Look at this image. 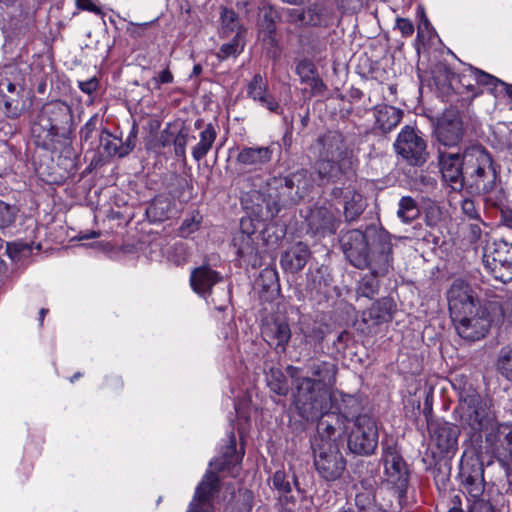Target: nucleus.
<instances>
[{"mask_svg":"<svg viewBox=\"0 0 512 512\" xmlns=\"http://www.w3.org/2000/svg\"><path fill=\"white\" fill-rule=\"evenodd\" d=\"M340 245L347 260L358 269L387 274L393 267L391 235L382 227L349 230L341 236Z\"/></svg>","mask_w":512,"mask_h":512,"instance_id":"obj_1","label":"nucleus"},{"mask_svg":"<svg viewBox=\"0 0 512 512\" xmlns=\"http://www.w3.org/2000/svg\"><path fill=\"white\" fill-rule=\"evenodd\" d=\"M73 114L71 107L63 101L46 103L38 113L31 127V134L37 146L51 149L58 137L67 138L72 131Z\"/></svg>","mask_w":512,"mask_h":512,"instance_id":"obj_2","label":"nucleus"},{"mask_svg":"<svg viewBox=\"0 0 512 512\" xmlns=\"http://www.w3.org/2000/svg\"><path fill=\"white\" fill-rule=\"evenodd\" d=\"M465 187L472 193L488 195L497 186L498 172L491 153L481 144L463 150Z\"/></svg>","mask_w":512,"mask_h":512,"instance_id":"obj_3","label":"nucleus"},{"mask_svg":"<svg viewBox=\"0 0 512 512\" xmlns=\"http://www.w3.org/2000/svg\"><path fill=\"white\" fill-rule=\"evenodd\" d=\"M301 369L292 365L286 367L287 375L292 379L295 391L293 403L299 415L307 421H316L332 407L329 390L316 387L308 376L300 375Z\"/></svg>","mask_w":512,"mask_h":512,"instance_id":"obj_4","label":"nucleus"},{"mask_svg":"<svg viewBox=\"0 0 512 512\" xmlns=\"http://www.w3.org/2000/svg\"><path fill=\"white\" fill-rule=\"evenodd\" d=\"M457 412L462 428L471 435L481 437L482 432L486 434L497 422L490 403L471 387L459 393Z\"/></svg>","mask_w":512,"mask_h":512,"instance_id":"obj_5","label":"nucleus"},{"mask_svg":"<svg viewBox=\"0 0 512 512\" xmlns=\"http://www.w3.org/2000/svg\"><path fill=\"white\" fill-rule=\"evenodd\" d=\"M382 450V459L385 466V472L388 477V482L393 486L386 490L379 491V495H382L383 500L387 498L391 501V498H396V501H398V507L402 508L409 478L407 465L400 453L397 443L394 440L391 439L383 441Z\"/></svg>","mask_w":512,"mask_h":512,"instance_id":"obj_6","label":"nucleus"},{"mask_svg":"<svg viewBox=\"0 0 512 512\" xmlns=\"http://www.w3.org/2000/svg\"><path fill=\"white\" fill-rule=\"evenodd\" d=\"M312 448L314 466L319 476L326 481L339 479L346 469V460L340 452L338 442L314 440Z\"/></svg>","mask_w":512,"mask_h":512,"instance_id":"obj_7","label":"nucleus"},{"mask_svg":"<svg viewBox=\"0 0 512 512\" xmlns=\"http://www.w3.org/2000/svg\"><path fill=\"white\" fill-rule=\"evenodd\" d=\"M483 264L487 271L503 283L512 280V243L495 240L483 251Z\"/></svg>","mask_w":512,"mask_h":512,"instance_id":"obj_8","label":"nucleus"},{"mask_svg":"<svg viewBox=\"0 0 512 512\" xmlns=\"http://www.w3.org/2000/svg\"><path fill=\"white\" fill-rule=\"evenodd\" d=\"M305 220L307 232L318 237L336 233L342 222L339 209L328 200L315 203Z\"/></svg>","mask_w":512,"mask_h":512,"instance_id":"obj_9","label":"nucleus"},{"mask_svg":"<svg viewBox=\"0 0 512 512\" xmlns=\"http://www.w3.org/2000/svg\"><path fill=\"white\" fill-rule=\"evenodd\" d=\"M376 421L367 414L356 417L354 428L348 437L349 450L358 455H371L378 445Z\"/></svg>","mask_w":512,"mask_h":512,"instance_id":"obj_10","label":"nucleus"},{"mask_svg":"<svg viewBox=\"0 0 512 512\" xmlns=\"http://www.w3.org/2000/svg\"><path fill=\"white\" fill-rule=\"evenodd\" d=\"M458 477L463 489L470 497H481L485 490L484 465L477 454L472 451L464 452Z\"/></svg>","mask_w":512,"mask_h":512,"instance_id":"obj_11","label":"nucleus"},{"mask_svg":"<svg viewBox=\"0 0 512 512\" xmlns=\"http://www.w3.org/2000/svg\"><path fill=\"white\" fill-rule=\"evenodd\" d=\"M448 307L451 319L464 318L465 314L475 313L483 307L472 287L462 279H455L447 291Z\"/></svg>","mask_w":512,"mask_h":512,"instance_id":"obj_12","label":"nucleus"},{"mask_svg":"<svg viewBox=\"0 0 512 512\" xmlns=\"http://www.w3.org/2000/svg\"><path fill=\"white\" fill-rule=\"evenodd\" d=\"M220 282H222V276L208 265L197 267L191 272L190 285L193 291L205 298L207 302H211L216 309L224 310L230 298L228 289L223 288L221 303H218L212 296L213 286Z\"/></svg>","mask_w":512,"mask_h":512,"instance_id":"obj_13","label":"nucleus"},{"mask_svg":"<svg viewBox=\"0 0 512 512\" xmlns=\"http://www.w3.org/2000/svg\"><path fill=\"white\" fill-rule=\"evenodd\" d=\"M458 335L468 341L482 339L493 321L489 305L475 309V313L465 314L462 320L452 319Z\"/></svg>","mask_w":512,"mask_h":512,"instance_id":"obj_14","label":"nucleus"},{"mask_svg":"<svg viewBox=\"0 0 512 512\" xmlns=\"http://www.w3.org/2000/svg\"><path fill=\"white\" fill-rule=\"evenodd\" d=\"M396 152L410 165L420 166L428 157L425 140L410 126H405L394 144Z\"/></svg>","mask_w":512,"mask_h":512,"instance_id":"obj_15","label":"nucleus"},{"mask_svg":"<svg viewBox=\"0 0 512 512\" xmlns=\"http://www.w3.org/2000/svg\"><path fill=\"white\" fill-rule=\"evenodd\" d=\"M330 196L333 200H343V215L347 222L357 220L367 207L366 199L359 192L354 179L334 185Z\"/></svg>","mask_w":512,"mask_h":512,"instance_id":"obj_16","label":"nucleus"},{"mask_svg":"<svg viewBox=\"0 0 512 512\" xmlns=\"http://www.w3.org/2000/svg\"><path fill=\"white\" fill-rule=\"evenodd\" d=\"M464 123L462 113L455 109H446L435 127V136L438 143L451 148L457 146L464 136Z\"/></svg>","mask_w":512,"mask_h":512,"instance_id":"obj_17","label":"nucleus"},{"mask_svg":"<svg viewBox=\"0 0 512 512\" xmlns=\"http://www.w3.org/2000/svg\"><path fill=\"white\" fill-rule=\"evenodd\" d=\"M268 193L266 209L270 217H274L279 213L282 207L298 204L294 197L292 186L288 182L287 176L273 177L267 183Z\"/></svg>","mask_w":512,"mask_h":512,"instance_id":"obj_18","label":"nucleus"},{"mask_svg":"<svg viewBox=\"0 0 512 512\" xmlns=\"http://www.w3.org/2000/svg\"><path fill=\"white\" fill-rule=\"evenodd\" d=\"M315 172L319 179L325 183L341 185L353 180L354 172L352 160H336L335 158L319 157L315 163Z\"/></svg>","mask_w":512,"mask_h":512,"instance_id":"obj_19","label":"nucleus"},{"mask_svg":"<svg viewBox=\"0 0 512 512\" xmlns=\"http://www.w3.org/2000/svg\"><path fill=\"white\" fill-rule=\"evenodd\" d=\"M259 233L251 218H242L240 229L233 237V245L240 258L247 262L255 261L258 252Z\"/></svg>","mask_w":512,"mask_h":512,"instance_id":"obj_20","label":"nucleus"},{"mask_svg":"<svg viewBox=\"0 0 512 512\" xmlns=\"http://www.w3.org/2000/svg\"><path fill=\"white\" fill-rule=\"evenodd\" d=\"M274 155V144L268 146H243L236 156V163L248 172H257L267 167Z\"/></svg>","mask_w":512,"mask_h":512,"instance_id":"obj_21","label":"nucleus"},{"mask_svg":"<svg viewBox=\"0 0 512 512\" xmlns=\"http://www.w3.org/2000/svg\"><path fill=\"white\" fill-rule=\"evenodd\" d=\"M438 162L443 179L455 191L465 187L463 152L452 153L439 149Z\"/></svg>","mask_w":512,"mask_h":512,"instance_id":"obj_22","label":"nucleus"},{"mask_svg":"<svg viewBox=\"0 0 512 512\" xmlns=\"http://www.w3.org/2000/svg\"><path fill=\"white\" fill-rule=\"evenodd\" d=\"M487 452L496 456L501 462L512 456V428L506 424H499L485 434Z\"/></svg>","mask_w":512,"mask_h":512,"instance_id":"obj_23","label":"nucleus"},{"mask_svg":"<svg viewBox=\"0 0 512 512\" xmlns=\"http://www.w3.org/2000/svg\"><path fill=\"white\" fill-rule=\"evenodd\" d=\"M218 489L219 477L213 472H207L197 486L187 512H214L211 501Z\"/></svg>","mask_w":512,"mask_h":512,"instance_id":"obj_24","label":"nucleus"},{"mask_svg":"<svg viewBox=\"0 0 512 512\" xmlns=\"http://www.w3.org/2000/svg\"><path fill=\"white\" fill-rule=\"evenodd\" d=\"M264 340L278 352H285L291 339L290 325L285 319L276 318L262 328Z\"/></svg>","mask_w":512,"mask_h":512,"instance_id":"obj_25","label":"nucleus"},{"mask_svg":"<svg viewBox=\"0 0 512 512\" xmlns=\"http://www.w3.org/2000/svg\"><path fill=\"white\" fill-rule=\"evenodd\" d=\"M308 372L311 376L310 381L315 383L316 387H324L327 390L336 383L337 365L333 362L312 360L307 364Z\"/></svg>","mask_w":512,"mask_h":512,"instance_id":"obj_26","label":"nucleus"},{"mask_svg":"<svg viewBox=\"0 0 512 512\" xmlns=\"http://www.w3.org/2000/svg\"><path fill=\"white\" fill-rule=\"evenodd\" d=\"M346 418V415L326 412L317 420L318 437L314 440L325 439L338 442L337 439L344 432Z\"/></svg>","mask_w":512,"mask_h":512,"instance_id":"obj_27","label":"nucleus"},{"mask_svg":"<svg viewBox=\"0 0 512 512\" xmlns=\"http://www.w3.org/2000/svg\"><path fill=\"white\" fill-rule=\"evenodd\" d=\"M248 97L270 112L278 113L279 102L268 92L267 83L260 74H255L247 86Z\"/></svg>","mask_w":512,"mask_h":512,"instance_id":"obj_28","label":"nucleus"},{"mask_svg":"<svg viewBox=\"0 0 512 512\" xmlns=\"http://www.w3.org/2000/svg\"><path fill=\"white\" fill-rule=\"evenodd\" d=\"M322 145L320 157L336 160H352L346 148L343 135L338 131H329L319 139Z\"/></svg>","mask_w":512,"mask_h":512,"instance_id":"obj_29","label":"nucleus"},{"mask_svg":"<svg viewBox=\"0 0 512 512\" xmlns=\"http://www.w3.org/2000/svg\"><path fill=\"white\" fill-rule=\"evenodd\" d=\"M459 429L449 423H440L433 428L432 440L441 453L454 452L457 449Z\"/></svg>","mask_w":512,"mask_h":512,"instance_id":"obj_30","label":"nucleus"},{"mask_svg":"<svg viewBox=\"0 0 512 512\" xmlns=\"http://www.w3.org/2000/svg\"><path fill=\"white\" fill-rule=\"evenodd\" d=\"M309 257V247L302 242H298L284 252L280 264L285 271L296 273L304 268Z\"/></svg>","mask_w":512,"mask_h":512,"instance_id":"obj_31","label":"nucleus"},{"mask_svg":"<svg viewBox=\"0 0 512 512\" xmlns=\"http://www.w3.org/2000/svg\"><path fill=\"white\" fill-rule=\"evenodd\" d=\"M194 126L199 130V135L198 142L192 147L191 152L194 160L199 162L205 158L211 150L216 140L217 132L211 123L204 124L202 120H197Z\"/></svg>","mask_w":512,"mask_h":512,"instance_id":"obj_32","label":"nucleus"},{"mask_svg":"<svg viewBox=\"0 0 512 512\" xmlns=\"http://www.w3.org/2000/svg\"><path fill=\"white\" fill-rule=\"evenodd\" d=\"M393 500L389 501L387 498L382 499V495L379 492L376 495L370 493H358L355 497V504L358 512H389V510L398 508V504L394 507Z\"/></svg>","mask_w":512,"mask_h":512,"instance_id":"obj_33","label":"nucleus"},{"mask_svg":"<svg viewBox=\"0 0 512 512\" xmlns=\"http://www.w3.org/2000/svg\"><path fill=\"white\" fill-rule=\"evenodd\" d=\"M403 112L390 105H378L374 108L375 128L389 133L401 121Z\"/></svg>","mask_w":512,"mask_h":512,"instance_id":"obj_34","label":"nucleus"},{"mask_svg":"<svg viewBox=\"0 0 512 512\" xmlns=\"http://www.w3.org/2000/svg\"><path fill=\"white\" fill-rule=\"evenodd\" d=\"M288 182L294 191V197L300 203L305 199L314 187V180L312 174L307 169L297 170L289 175Z\"/></svg>","mask_w":512,"mask_h":512,"instance_id":"obj_35","label":"nucleus"},{"mask_svg":"<svg viewBox=\"0 0 512 512\" xmlns=\"http://www.w3.org/2000/svg\"><path fill=\"white\" fill-rule=\"evenodd\" d=\"M299 330L303 336V344L314 348L320 347L325 338V332L316 322L303 317L299 321Z\"/></svg>","mask_w":512,"mask_h":512,"instance_id":"obj_36","label":"nucleus"},{"mask_svg":"<svg viewBox=\"0 0 512 512\" xmlns=\"http://www.w3.org/2000/svg\"><path fill=\"white\" fill-rule=\"evenodd\" d=\"M242 455L237 453L235 438H231L229 444L224 448L222 455L210 462L218 471L229 469L230 466L238 464Z\"/></svg>","mask_w":512,"mask_h":512,"instance_id":"obj_37","label":"nucleus"},{"mask_svg":"<svg viewBox=\"0 0 512 512\" xmlns=\"http://www.w3.org/2000/svg\"><path fill=\"white\" fill-rule=\"evenodd\" d=\"M276 13L272 8H265L262 12L259 27L260 32L263 35V41L270 46L276 45V25H275Z\"/></svg>","mask_w":512,"mask_h":512,"instance_id":"obj_38","label":"nucleus"},{"mask_svg":"<svg viewBox=\"0 0 512 512\" xmlns=\"http://www.w3.org/2000/svg\"><path fill=\"white\" fill-rule=\"evenodd\" d=\"M99 153L105 157H123L121 154V139L102 130L99 136Z\"/></svg>","mask_w":512,"mask_h":512,"instance_id":"obj_39","label":"nucleus"},{"mask_svg":"<svg viewBox=\"0 0 512 512\" xmlns=\"http://www.w3.org/2000/svg\"><path fill=\"white\" fill-rule=\"evenodd\" d=\"M266 382L270 390L279 396H286L289 392L287 378L279 368H270L266 374Z\"/></svg>","mask_w":512,"mask_h":512,"instance_id":"obj_40","label":"nucleus"},{"mask_svg":"<svg viewBox=\"0 0 512 512\" xmlns=\"http://www.w3.org/2000/svg\"><path fill=\"white\" fill-rule=\"evenodd\" d=\"M385 275L386 274H375L373 271H370V274L363 276L358 284V295L372 299L379 291L378 277Z\"/></svg>","mask_w":512,"mask_h":512,"instance_id":"obj_41","label":"nucleus"},{"mask_svg":"<svg viewBox=\"0 0 512 512\" xmlns=\"http://www.w3.org/2000/svg\"><path fill=\"white\" fill-rule=\"evenodd\" d=\"M420 210L417 202L410 196H404L399 201L397 216L405 223H410L419 217Z\"/></svg>","mask_w":512,"mask_h":512,"instance_id":"obj_42","label":"nucleus"},{"mask_svg":"<svg viewBox=\"0 0 512 512\" xmlns=\"http://www.w3.org/2000/svg\"><path fill=\"white\" fill-rule=\"evenodd\" d=\"M243 48L244 42L242 40L240 32L237 31L230 42L221 45L217 53V57L221 61L229 57H236L243 51Z\"/></svg>","mask_w":512,"mask_h":512,"instance_id":"obj_43","label":"nucleus"},{"mask_svg":"<svg viewBox=\"0 0 512 512\" xmlns=\"http://www.w3.org/2000/svg\"><path fill=\"white\" fill-rule=\"evenodd\" d=\"M291 479L296 485L297 481L294 475H289L284 470H278L272 477L273 487L278 491L280 496L288 498V494L292 491Z\"/></svg>","mask_w":512,"mask_h":512,"instance_id":"obj_44","label":"nucleus"},{"mask_svg":"<svg viewBox=\"0 0 512 512\" xmlns=\"http://www.w3.org/2000/svg\"><path fill=\"white\" fill-rule=\"evenodd\" d=\"M170 202L167 198H155L148 206L146 213L154 221H163L168 218Z\"/></svg>","mask_w":512,"mask_h":512,"instance_id":"obj_45","label":"nucleus"},{"mask_svg":"<svg viewBox=\"0 0 512 512\" xmlns=\"http://www.w3.org/2000/svg\"><path fill=\"white\" fill-rule=\"evenodd\" d=\"M497 369L502 376L512 381V345H507L500 350Z\"/></svg>","mask_w":512,"mask_h":512,"instance_id":"obj_46","label":"nucleus"},{"mask_svg":"<svg viewBox=\"0 0 512 512\" xmlns=\"http://www.w3.org/2000/svg\"><path fill=\"white\" fill-rule=\"evenodd\" d=\"M392 302L389 299H382L372 304L369 309V314L378 322L387 321L391 319Z\"/></svg>","mask_w":512,"mask_h":512,"instance_id":"obj_47","label":"nucleus"},{"mask_svg":"<svg viewBox=\"0 0 512 512\" xmlns=\"http://www.w3.org/2000/svg\"><path fill=\"white\" fill-rule=\"evenodd\" d=\"M196 138L195 135H190L186 128H182L173 141L175 155L184 160L186 158V145Z\"/></svg>","mask_w":512,"mask_h":512,"instance_id":"obj_48","label":"nucleus"},{"mask_svg":"<svg viewBox=\"0 0 512 512\" xmlns=\"http://www.w3.org/2000/svg\"><path fill=\"white\" fill-rule=\"evenodd\" d=\"M221 24L224 33L235 32L239 28L237 14L228 8H223L221 12Z\"/></svg>","mask_w":512,"mask_h":512,"instance_id":"obj_49","label":"nucleus"},{"mask_svg":"<svg viewBox=\"0 0 512 512\" xmlns=\"http://www.w3.org/2000/svg\"><path fill=\"white\" fill-rule=\"evenodd\" d=\"M17 216V209L14 206L0 200V229L11 226Z\"/></svg>","mask_w":512,"mask_h":512,"instance_id":"obj_50","label":"nucleus"},{"mask_svg":"<svg viewBox=\"0 0 512 512\" xmlns=\"http://www.w3.org/2000/svg\"><path fill=\"white\" fill-rule=\"evenodd\" d=\"M3 102L7 116L16 118L21 114L20 95L9 96L3 94Z\"/></svg>","mask_w":512,"mask_h":512,"instance_id":"obj_51","label":"nucleus"},{"mask_svg":"<svg viewBox=\"0 0 512 512\" xmlns=\"http://www.w3.org/2000/svg\"><path fill=\"white\" fill-rule=\"evenodd\" d=\"M306 13V26H319L324 22V15L322 7L314 4L305 10Z\"/></svg>","mask_w":512,"mask_h":512,"instance_id":"obj_52","label":"nucleus"},{"mask_svg":"<svg viewBox=\"0 0 512 512\" xmlns=\"http://www.w3.org/2000/svg\"><path fill=\"white\" fill-rule=\"evenodd\" d=\"M101 126V120L97 115L92 116L82 127L80 131V138L84 142H88L92 136L93 133L96 132L99 127Z\"/></svg>","mask_w":512,"mask_h":512,"instance_id":"obj_53","label":"nucleus"},{"mask_svg":"<svg viewBox=\"0 0 512 512\" xmlns=\"http://www.w3.org/2000/svg\"><path fill=\"white\" fill-rule=\"evenodd\" d=\"M296 72L303 83H306L308 80H310L311 76L316 75L314 64L306 60L300 61L298 63Z\"/></svg>","mask_w":512,"mask_h":512,"instance_id":"obj_54","label":"nucleus"},{"mask_svg":"<svg viewBox=\"0 0 512 512\" xmlns=\"http://www.w3.org/2000/svg\"><path fill=\"white\" fill-rule=\"evenodd\" d=\"M306 13L301 9H287L286 20L288 23L297 27L306 26Z\"/></svg>","mask_w":512,"mask_h":512,"instance_id":"obj_55","label":"nucleus"},{"mask_svg":"<svg viewBox=\"0 0 512 512\" xmlns=\"http://www.w3.org/2000/svg\"><path fill=\"white\" fill-rule=\"evenodd\" d=\"M200 221L195 216L185 219L179 227V235L181 237H188L198 230Z\"/></svg>","mask_w":512,"mask_h":512,"instance_id":"obj_56","label":"nucleus"},{"mask_svg":"<svg viewBox=\"0 0 512 512\" xmlns=\"http://www.w3.org/2000/svg\"><path fill=\"white\" fill-rule=\"evenodd\" d=\"M461 210L462 213L472 221H478L480 219L479 210L472 199H464L461 203Z\"/></svg>","mask_w":512,"mask_h":512,"instance_id":"obj_57","label":"nucleus"},{"mask_svg":"<svg viewBox=\"0 0 512 512\" xmlns=\"http://www.w3.org/2000/svg\"><path fill=\"white\" fill-rule=\"evenodd\" d=\"M471 72L478 84L488 86V85H496L498 82L499 83L501 82L496 77H494L480 69L471 68Z\"/></svg>","mask_w":512,"mask_h":512,"instance_id":"obj_58","label":"nucleus"},{"mask_svg":"<svg viewBox=\"0 0 512 512\" xmlns=\"http://www.w3.org/2000/svg\"><path fill=\"white\" fill-rule=\"evenodd\" d=\"M471 499L469 512H495L489 501H486L481 497H471Z\"/></svg>","mask_w":512,"mask_h":512,"instance_id":"obj_59","label":"nucleus"},{"mask_svg":"<svg viewBox=\"0 0 512 512\" xmlns=\"http://www.w3.org/2000/svg\"><path fill=\"white\" fill-rule=\"evenodd\" d=\"M482 224L483 222L481 221V219H479L478 221H473L472 223L467 225V238L471 243H476L481 239Z\"/></svg>","mask_w":512,"mask_h":512,"instance_id":"obj_60","label":"nucleus"},{"mask_svg":"<svg viewBox=\"0 0 512 512\" xmlns=\"http://www.w3.org/2000/svg\"><path fill=\"white\" fill-rule=\"evenodd\" d=\"M488 305L491 311L499 310L504 318L512 322V297L509 298L503 306H500L497 302H489Z\"/></svg>","mask_w":512,"mask_h":512,"instance_id":"obj_61","label":"nucleus"},{"mask_svg":"<svg viewBox=\"0 0 512 512\" xmlns=\"http://www.w3.org/2000/svg\"><path fill=\"white\" fill-rule=\"evenodd\" d=\"M136 138H137V128L134 126L129 133L127 139L125 142L121 141V154L122 156L128 155L136 145Z\"/></svg>","mask_w":512,"mask_h":512,"instance_id":"obj_62","label":"nucleus"},{"mask_svg":"<svg viewBox=\"0 0 512 512\" xmlns=\"http://www.w3.org/2000/svg\"><path fill=\"white\" fill-rule=\"evenodd\" d=\"M306 84L310 87L314 95H322L327 90V86L317 74L311 76V79L308 80Z\"/></svg>","mask_w":512,"mask_h":512,"instance_id":"obj_63","label":"nucleus"},{"mask_svg":"<svg viewBox=\"0 0 512 512\" xmlns=\"http://www.w3.org/2000/svg\"><path fill=\"white\" fill-rule=\"evenodd\" d=\"M396 27L399 29L403 37H410L414 33V25L407 18L398 17L396 19Z\"/></svg>","mask_w":512,"mask_h":512,"instance_id":"obj_64","label":"nucleus"}]
</instances>
